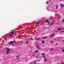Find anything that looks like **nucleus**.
<instances>
[{"instance_id": "obj_1", "label": "nucleus", "mask_w": 64, "mask_h": 64, "mask_svg": "<svg viewBox=\"0 0 64 64\" xmlns=\"http://www.w3.org/2000/svg\"><path fill=\"white\" fill-rule=\"evenodd\" d=\"M9 35L10 36V37L11 38L12 37V36H13L14 35V32H13L12 33H11L10 34H9Z\"/></svg>"}, {"instance_id": "obj_2", "label": "nucleus", "mask_w": 64, "mask_h": 64, "mask_svg": "<svg viewBox=\"0 0 64 64\" xmlns=\"http://www.w3.org/2000/svg\"><path fill=\"white\" fill-rule=\"evenodd\" d=\"M10 51L9 49H8V50L6 52V55H8L9 53V52H10Z\"/></svg>"}, {"instance_id": "obj_3", "label": "nucleus", "mask_w": 64, "mask_h": 64, "mask_svg": "<svg viewBox=\"0 0 64 64\" xmlns=\"http://www.w3.org/2000/svg\"><path fill=\"white\" fill-rule=\"evenodd\" d=\"M41 54V55H43L44 58H45V55H44V54Z\"/></svg>"}, {"instance_id": "obj_4", "label": "nucleus", "mask_w": 64, "mask_h": 64, "mask_svg": "<svg viewBox=\"0 0 64 64\" xmlns=\"http://www.w3.org/2000/svg\"><path fill=\"white\" fill-rule=\"evenodd\" d=\"M47 37H48L47 36H44L43 38V39H46Z\"/></svg>"}, {"instance_id": "obj_5", "label": "nucleus", "mask_w": 64, "mask_h": 64, "mask_svg": "<svg viewBox=\"0 0 64 64\" xmlns=\"http://www.w3.org/2000/svg\"><path fill=\"white\" fill-rule=\"evenodd\" d=\"M36 48L38 49H40V48L39 47V46H38V45H36Z\"/></svg>"}, {"instance_id": "obj_6", "label": "nucleus", "mask_w": 64, "mask_h": 64, "mask_svg": "<svg viewBox=\"0 0 64 64\" xmlns=\"http://www.w3.org/2000/svg\"><path fill=\"white\" fill-rule=\"evenodd\" d=\"M54 23V22H53L51 24H50V25H52L53 24V23Z\"/></svg>"}, {"instance_id": "obj_7", "label": "nucleus", "mask_w": 64, "mask_h": 64, "mask_svg": "<svg viewBox=\"0 0 64 64\" xmlns=\"http://www.w3.org/2000/svg\"><path fill=\"white\" fill-rule=\"evenodd\" d=\"M14 42V41H11L10 42V44H12Z\"/></svg>"}, {"instance_id": "obj_8", "label": "nucleus", "mask_w": 64, "mask_h": 64, "mask_svg": "<svg viewBox=\"0 0 64 64\" xmlns=\"http://www.w3.org/2000/svg\"><path fill=\"white\" fill-rule=\"evenodd\" d=\"M54 35H55V34H53L50 36V37H52V36H54Z\"/></svg>"}, {"instance_id": "obj_9", "label": "nucleus", "mask_w": 64, "mask_h": 64, "mask_svg": "<svg viewBox=\"0 0 64 64\" xmlns=\"http://www.w3.org/2000/svg\"><path fill=\"white\" fill-rule=\"evenodd\" d=\"M11 31L12 32L10 33H10H13V31H14V30H11Z\"/></svg>"}, {"instance_id": "obj_10", "label": "nucleus", "mask_w": 64, "mask_h": 64, "mask_svg": "<svg viewBox=\"0 0 64 64\" xmlns=\"http://www.w3.org/2000/svg\"><path fill=\"white\" fill-rule=\"evenodd\" d=\"M61 6L62 7H63V6H64V5H63V4H61Z\"/></svg>"}, {"instance_id": "obj_11", "label": "nucleus", "mask_w": 64, "mask_h": 64, "mask_svg": "<svg viewBox=\"0 0 64 64\" xmlns=\"http://www.w3.org/2000/svg\"><path fill=\"white\" fill-rule=\"evenodd\" d=\"M28 43V40H27V41L26 42V44H27Z\"/></svg>"}, {"instance_id": "obj_12", "label": "nucleus", "mask_w": 64, "mask_h": 64, "mask_svg": "<svg viewBox=\"0 0 64 64\" xmlns=\"http://www.w3.org/2000/svg\"><path fill=\"white\" fill-rule=\"evenodd\" d=\"M38 52V50H36L35 51L36 53H37Z\"/></svg>"}, {"instance_id": "obj_13", "label": "nucleus", "mask_w": 64, "mask_h": 64, "mask_svg": "<svg viewBox=\"0 0 64 64\" xmlns=\"http://www.w3.org/2000/svg\"><path fill=\"white\" fill-rule=\"evenodd\" d=\"M61 30V28H59L58 29V31L60 30Z\"/></svg>"}, {"instance_id": "obj_14", "label": "nucleus", "mask_w": 64, "mask_h": 64, "mask_svg": "<svg viewBox=\"0 0 64 64\" xmlns=\"http://www.w3.org/2000/svg\"><path fill=\"white\" fill-rule=\"evenodd\" d=\"M42 43L43 44L44 43H45V42L42 41Z\"/></svg>"}, {"instance_id": "obj_15", "label": "nucleus", "mask_w": 64, "mask_h": 64, "mask_svg": "<svg viewBox=\"0 0 64 64\" xmlns=\"http://www.w3.org/2000/svg\"><path fill=\"white\" fill-rule=\"evenodd\" d=\"M40 22H37L36 23V24H39V23H40Z\"/></svg>"}, {"instance_id": "obj_16", "label": "nucleus", "mask_w": 64, "mask_h": 64, "mask_svg": "<svg viewBox=\"0 0 64 64\" xmlns=\"http://www.w3.org/2000/svg\"><path fill=\"white\" fill-rule=\"evenodd\" d=\"M36 40H39L40 39V38H36Z\"/></svg>"}, {"instance_id": "obj_17", "label": "nucleus", "mask_w": 64, "mask_h": 64, "mask_svg": "<svg viewBox=\"0 0 64 64\" xmlns=\"http://www.w3.org/2000/svg\"><path fill=\"white\" fill-rule=\"evenodd\" d=\"M16 57H17V59H18V58H19L18 57H19V56H16Z\"/></svg>"}, {"instance_id": "obj_18", "label": "nucleus", "mask_w": 64, "mask_h": 64, "mask_svg": "<svg viewBox=\"0 0 64 64\" xmlns=\"http://www.w3.org/2000/svg\"><path fill=\"white\" fill-rule=\"evenodd\" d=\"M47 59H44V61H47Z\"/></svg>"}, {"instance_id": "obj_19", "label": "nucleus", "mask_w": 64, "mask_h": 64, "mask_svg": "<svg viewBox=\"0 0 64 64\" xmlns=\"http://www.w3.org/2000/svg\"><path fill=\"white\" fill-rule=\"evenodd\" d=\"M59 31H58V30H57V31H56V33H57V32H58Z\"/></svg>"}, {"instance_id": "obj_20", "label": "nucleus", "mask_w": 64, "mask_h": 64, "mask_svg": "<svg viewBox=\"0 0 64 64\" xmlns=\"http://www.w3.org/2000/svg\"><path fill=\"white\" fill-rule=\"evenodd\" d=\"M64 22V19L63 20H62V23H63Z\"/></svg>"}, {"instance_id": "obj_21", "label": "nucleus", "mask_w": 64, "mask_h": 64, "mask_svg": "<svg viewBox=\"0 0 64 64\" xmlns=\"http://www.w3.org/2000/svg\"><path fill=\"white\" fill-rule=\"evenodd\" d=\"M58 6H56V9H57V8H58Z\"/></svg>"}, {"instance_id": "obj_22", "label": "nucleus", "mask_w": 64, "mask_h": 64, "mask_svg": "<svg viewBox=\"0 0 64 64\" xmlns=\"http://www.w3.org/2000/svg\"><path fill=\"white\" fill-rule=\"evenodd\" d=\"M61 32V33H62V32H64V31H62L61 32Z\"/></svg>"}, {"instance_id": "obj_23", "label": "nucleus", "mask_w": 64, "mask_h": 64, "mask_svg": "<svg viewBox=\"0 0 64 64\" xmlns=\"http://www.w3.org/2000/svg\"><path fill=\"white\" fill-rule=\"evenodd\" d=\"M62 52H64V50H62Z\"/></svg>"}, {"instance_id": "obj_24", "label": "nucleus", "mask_w": 64, "mask_h": 64, "mask_svg": "<svg viewBox=\"0 0 64 64\" xmlns=\"http://www.w3.org/2000/svg\"><path fill=\"white\" fill-rule=\"evenodd\" d=\"M48 21H49V20H46V21H47V22H48Z\"/></svg>"}, {"instance_id": "obj_25", "label": "nucleus", "mask_w": 64, "mask_h": 64, "mask_svg": "<svg viewBox=\"0 0 64 64\" xmlns=\"http://www.w3.org/2000/svg\"><path fill=\"white\" fill-rule=\"evenodd\" d=\"M50 49L51 50H53V48H50Z\"/></svg>"}, {"instance_id": "obj_26", "label": "nucleus", "mask_w": 64, "mask_h": 64, "mask_svg": "<svg viewBox=\"0 0 64 64\" xmlns=\"http://www.w3.org/2000/svg\"><path fill=\"white\" fill-rule=\"evenodd\" d=\"M6 49H7V50H8V49H8L7 48H6Z\"/></svg>"}, {"instance_id": "obj_27", "label": "nucleus", "mask_w": 64, "mask_h": 64, "mask_svg": "<svg viewBox=\"0 0 64 64\" xmlns=\"http://www.w3.org/2000/svg\"><path fill=\"white\" fill-rule=\"evenodd\" d=\"M60 21H58V22H60Z\"/></svg>"}, {"instance_id": "obj_28", "label": "nucleus", "mask_w": 64, "mask_h": 64, "mask_svg": "<svg viewBox=\"0 0 64 64\" xmlns=\"http://www.w3.org/2000/svg\"><path fill=\"white\" fill-rule=\"evenodd\" d=\"M36 62V60L34 62V63H35Z\"/></svg>"}, {"instance_id": "obj_29", "label": "nucleus", "mask_w": 64, "mask_h": 64, "mask_svg": "<svg viewBox=\"0 0 64 64\" xmlns=\"http://www.w3.org/2000/svg\"><path fill=\"white\" fill-rule=\"evenodd\" d=\"M30 40H33V39H30Z\"/></svg>"}, {"instance_id": "obj_30", "label": "nucleus", "mask_w": 64, "mask_h": 64, "mask_svg": "<svg viewBox=\"0 0 64 64\" xmlns=\"http://www.w3.org/2000/svg\"><path fill=\"white\" fill-rule=\"evenodd\" d=\"M50 24V22H48V25H49Z\"/></svg>"}, {"instance_id": "obj_31", "label": "nucleus", "mask_w": 64, "mask_h": 64, "mask_svg": "<svg viewBox=\"0 0 64 64\" xmlns=\"http://www.w3.org/2000/svg\"><path fill=\"white\" fill-rule=\"evenodd\" d=\"M32 50H30V52H32Z\"/></svg>"}, {"instance_id": "obj_32", "label": "nucleus", "mask_w": 64, "mask_h": 64, "mask_svg": "<svg viewBox=\"0 0 64 64\" xmlns=\"http://www.w3.org/2000/svg\"><path fill=\"white\" fill-rule=\"evenodd\" d=\"M46 4H48V2H46Z\"/></svg>"}, {"instance_id": "obj_33", "label": "nucleus", "mask_w": 64, "mask_h": 64, "mask_svg": "<svg viewBox=\"0 0 64 64\" xmlns=\"http://www.w3.org/2000/svg\"><path fill=\"white\" fill-rule=\"evenodd\" d=\"M57 24H59V23H57Z\"/></svg>"}, {"instance_id": "obj_34", "label": "nucleus", "mask_w": 64, "mask_h": 64, "mask_svg": "<svg viewBox=\"0 0 64 64\" xmlns=\"http://www.w3.org/2000/svg\"><path fill=\"white\" fill-rule=\"evenodd\" d=\"M38 62H39V61H40V60H38Z\"/></svg>"}, {"instance_id": "obj_35", "label": "nucleus", "mask_w": 64, "mask_h": 64, "mask_svg": "<svg viewBox=\"0 0 64 64\" xmlns=\"http://www.w3.org/2000/svg\"><path fill=\"white\" fill-rule=\"evenodd\" d=\"M58 45V44H56V45Z\"/></svg>"}, {"instance_id": "obj_36", "label": "nucleus", "mask_w": 64, "mask_h": 64, "mask_svg": "<svg viewBox=\"0 0 64 64\" xmlns=\"http://www.w3.org/2000/svg\"><path fill=\"white\" fill-rule=\"evenodd\" d=\"M46 56H49V55H46Z\"/></svg>"}, {"instance_id": "obj_37", "label": "nucleus", "mask_w": 64, "mask_h": 64, "mask_svg": "<svg viewBox=\"0 0 64 64\" xmlns=\"http://www.w3.org/2000/svg\"><path fill=\"white\" fill-rule=\"evenodd\" d=\"M51 43H53V42H51Z\"/></svg>"}, {"instance_id": "obj_38", "label": "nucleus", "mask_w": 64, "mask_h": 64, "mask_svg": "<svg viewBox=\"0 0 64 64\" xmlns=\"http://www.w3.org/2000/svg\"><path fill=\"white\" fill-rule=\"evenodd\" d=\"M62 64H64V63H62Z\"/></svg>"}, {"instance_id": "obj_39", "label": "nucleus", "mask_w": 64, "mask_h": 64, "mask_svg": "<svg viewBox=\"0 0 64 64\" xmlns=\"http://www.w3.org/2000/svg\"><path fill=\"white\" fill-rule=\"evenodd\" d=\"M37 57H38V56H37L36 57V58H37Z\"/></svg>"}, {"instance_id": "obj_40", "label": "nucleus", "mask_w": 64, "mask_h": 64, "mask_svg": "<svg viewBox=\"0 0 64 64\" xmlns=\"http://www.w3.org/2000/svg\"><path fill=\"white\" fill-rule=\"evenodd\" d=\"M62 29H64V28H62Z\"/></svg>"}, {"instance_id": "obj_41", "label": "nucleus", "mask_w": 64, "mask_h": 64, "mask_svg": "<svg viewBox=\"0 0 64 64\" xmlns=\"http://www.w3.org/2000/svg\"><path fill=\"white\" fill-rule=\"evenodd\" d=\"M52 18V17L51 16H50V18Z\"/></svg>"}, {"instance_id": "obj_42", "label": "nucleus", "mask_w": 64, "mask_h": 64, "mask_svg": "<svg viewBox=\"0 0 64 64\" xmlns=\"http://www.w3.org/2000/svg\"><path fill=\"white\" fill-rule=\"evenodd\" d=\"M54 40H56V39H54Z\"/></svg>"}, {"instance_id": "obj_43", "label": "nucleus", "mask_w": 64, "mask_h": 64, "mask_svg": "<svg viewBox=\"0 0 64 64\" xmlns=\"http://www.w3.org/2000/svg\"><path fill=\"white\" fill-rule=\"evenodd\" d=\"M55 11H56V12H58V11H56V10Z\"/></svg>"}, {"instance_id": "obj_44", "label": "nucleus", "mask_w": 64, "mask_h": 64, "mask_svg": "<svg viewBox=\"0 0 64 64\" xmlns=\"http://www.w3.org/2000/svg\"><path fill=\"white\" fill-rule=\"evenodd\" d=\"M58 19H60V17L58 18Z\"/></svg>"}, {"instance_id": "obj_45", "label": "nucleus", "mask_w": 64, "mask_h": 64, "mask_svg": "<svg viewBox=\"0 0 64 64\" xmlns=\"http://www.w3.org/2000/svg\"><path fill=\"white\" fill-rule=\"evenodd\" d=\"M45 29H46V27H45Z\"/></svg>"}, {"instance_id": "obj_46", "label": "nucleus", "mask_w": 64, "mask_h": 64, "mask_svg": "<svg viewBox=\"0 0 64 64\" xmlns=\"http://www.w3.org/2000/svg\"><path fill=\"white\" fill-rule=\"evenodd\" d=\"M50 1H51V0H49Z\"/></svg>"}, {"instance_id": "obj_47", "label": "nucleus", "mask_w": 64, "mask_h": 64, "mask_svg": "<svg viewBox=\"0 0 64 64\" xmlns=\"http://www.w3.org/2000/svg\"><path fill=\"white\" fill-rule=\"evenodd\" d=\"M60 1H61V0H60Z\"/></svg>"}]
</instances>
